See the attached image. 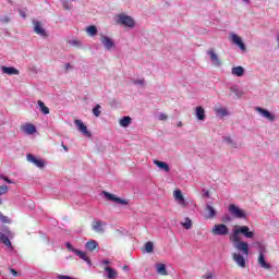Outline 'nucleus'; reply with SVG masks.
I'll list each match as a JSON object with an SVG mask.
<instances>
[{
	"label": "nucleus",
	"instance_id": "obj_47",
	"mask_svg": "<svg viewBox=\"0 0 279 279\" xmlns=\"http://www.w3.org/2000/svg\"><path fill=\"white\" fill-rule=\"evenodd\" d=\"M135 84H141V85H143V84H145V81H144V80L135 81Z\"/></svg>",
	"mask_w": 279,
	"mask_h": 279
},
{
	"label": "nucleus",
	"instance_id": "obj_33",
	"mask_svg": "<svg viewBox=\"0 0 279 279\" xmlns=\"http://www.w3.org/2000/svg\"><path fill=\"white\" fill-rule=\"evenodd\" d=\"M61 5H62L63 10H68V11L73 8V4H71V2H69V0H63L61 2Z\"/></svg>",
	"mask_w": 279,
	"mask_h": 279
},
{
	"label": "nucleus",
	"instance_id": "obj_17",
	"mask_svg": "<svg viewBox=\"0 0 279 279\" xmlns=\"http://www.w3.org/2000/svg\"><path fill=\"white\" fill-rule=\"evenodd\" d=\"M231 40L234 45H238V47H240V49L242 51H245V44H243V40L241 39V37H239L236 34H233L231 36Z\"/></svg>",
	"mask_w": 279,
	"mask_h": 279
},
{
	"label": "nucleus",
	"instance_id": "obj_32",
	"mask_svg": "<svg viewBox=\"0 0 279 279\" xmlns=\"http://www.w3.org/2000/svg\"><path fill=\"white\" fill-rule=\"evenodd\" d=\"M1 195H8V185H1L0 186V197ZM3 204V201L0 198V206Z\"/></svg>",
	"mask_w": 279,
	"mask_h": 279
},
{
	"label": "nucleus",
	"instance_id": "obj_42",
	"mask_svg": "<svg viewBox=\"0 0 279 279\" xmlns=\"http://www.w3.org/2000/svg\"><path fill=\"white\" fill-rule=\"evenodd\" d=\"M20 15L22 16V19H26L27 17V13L23 10H19Z\"/></svg>",
	"mask_w": 279,
	"mask_h": 279
},
{
	"label": "nucleus",
	"instance_id": "obj_25",
	"mask_svg": "<svg viewBox=\"0 0 279 279\" xmlns=\"http://www.w3.org/2000/svg\"><path fill=\"white\" fill-rule=\"evenodd\" d=\"M196 118L198 121H204V119H206V111L204 110V107H196Z\"/></svg>",
	"mask_w": 279,
	"mask_h": 279
},
{
	"label": "nucleus",
	"instance_id": "obj_5",
	"mask_svg": "<svg viewBox=\"0 0 279 279\" xmlns=\"http://www.w3.org/2000/svg\"><path fill=\"white\" fill-rule=\"evenodd\" d=\"M102 193L106 199H109V202H114L116 204H120L121 206H128V204H130L129 199L117 197L114 194H110V192H102Z\"/></svg>",
	"mask_w": 279,
	"mask_h": 279
},
{
	"label": "nucleus",
	"instance_id": "obj_12",
	"mask_svg": "<svg viewBox=\"0 0 279 279\" xmlns=\"http://www.w3.org/2000/svg\"><path fill=\"white\" fill-rule=\"evenodd\" d=\"M256 112H259V114H262V117H264L265 119H268V121H276V117L271 114V112H269V110L267 109L256 107Z\"/></svg>",
	"mask_w": 279,
	"mask_h": 279
},
{
	"label": "nucleus",
	"instance_id": "obj_22",
	"mask_svg": "<svg viewBox=\"0 0 279 279\" xmlns=\"http://www.w3.org/2000/svg\"><path fill=\"white\" fill-rule=\"evenodd\" d=\"M86 250H88L89 252H95L97 250V247H99V243H97V241L95 240H89L86 244H85Z\"/></svg>",
	"mask_w": 279,
	"mask_h": 279
},
{
	"label": "nucleus",
	"instance_id": "obj_34",
	"mask_svg": "<svg viewBox=\"0 0 279 279\" xmlns=\"http://www.w3.org/2000/svg\"><path fill=\"white\" fill-rule=\"evenodd\" d=\"M145 251L147 252V254H151V252H154V243L146 242L145 243Z\"/></svg>",
	"mask_w": 279,
	"mask_h": 279
},
{
	"label": "nucleus",
	"instance_id": "obj_27",
	"mask_svg": "<svg viewBox=\"0 0 279 279\" xmlns=\"http://www.w3.org/2000/svg\"><path fill=\"white\" fill-rule=\"evenodd\" d=\"M130 123H132V118H130L129 116L123 117L122 119H120L121 128H128V125H130Z\"/></svg>",
	"mask_w": 279,
	"mask_h": 279
},
{
	"label": "nucleus",
	"instance_id": "obj_56",
	"mask_svg": "<svg viewBox=\"0 0 279 279\" xmlns=\"http://www.w3.org/2000/svg\"><path fill=\"white\" fill-rule=\"evenodd\" d=\"M72 1H75V0H72Z\"/></svg>",
	"mask_w": 279,
	"mask_h": 279
},
{
	"label": "nucleus",
	"instance_id": "obj_53",
	"mask_svg": "<svg viewBox=\"0 0 279 279\" xmlns=\"http://www.w3.org/2000/svg\"><path fill=\"white\" fill-rule=\"evenodd\" d=\"M102 263H104V265H109L110 262L104 260Z\"/></svg>",
	"mask_w": 279,
	"mask_h": 279
},
{
	"label": "nucleus",
	"instance_id": "obj_8",
	"mask_svg": "<svg viewBox=\"0 0 279 279\" xmlns=\"http://www.w3.org/2000/svg\"><path fill=\"white\" fill-rule=\"evenodd\" d=\"M100 43L104 45L105 49H107L108 51H110V49L114 47V41L112 40V38L104 34H100Z\"/></svg>",
	"mask_w": 279,
	"mask_h": 279
},
{
	"label": "nucleus",
	"instance_id": "obj_11",
	"mask_svg": "<svg viewBox=\"0 0 279 279\" xmlns=\"http://www.w3.org/2000/svg\"><path fill=\"white\" fill-rule=\"evenodd\" d=\"M26 158H27L28 162H33V165L37 166L39 169H43V167H45V161H43V159L36 158L32 154H27Z\"/></svg>",
	"mask_w": 279,
	"mask_h": 279
},
{
	"label": "nucleus",
	"instance_id": "obj_26",
	"mask_svg": "<svg viewBox=\"0 0 279 279\" xmlns=\"http://www.w3.org/2000/svg\"><path fill=\"white\" fill-rule=\"evenodd\" d=\"M37 104H38L39 110L43 114H49V112H50L49 107H46L45 104L43 102V100H38Z\"/></svg>",
	"mask_w": 279,
	"mask_h": 279
},
{
	"label": "nucleus",
	"instance_id": "obj_54",
	"mask_svg": "<svg viewBox=\"0 0 279 279\" xmlns=\"http://www.w3.org/2000/svg\"><path fill=\"white\" fill-rule=\"evenodd\" d=\"M178 128H182V122H179V123H178Z\"/></svg>",
	"mask_w": 279,
	"mask_h": 279
},
{
	"label": "nucleus",
	"instance_id": "obj_41",
	"mask_svg": "<svg viewBox=\"0 0 279 279\" xmlns=\"http://www.w3.org/2000/svg\"><path fill=\"white\" fill-rule=\"evenodd\" d=\"M65 245H66V247H68V250H69L70 252L75 253V251L77 250V248L73 247V245H71L69 242H68Z\"/></svg>",
	"mask_w": 279,
	"mask_h": 279
},
{
	"label": "nucleus",
	"instance_id": "obj_4",
	"mask_svg": "<svg viewBox=\"0 0 279 279\" xmlns=\"http://www.w3.org/2000/svg\"><path fill=\"white\" fill-rule=\"evenodd\" d=\"M211 234L215 236H227V234H230V229L223 223L215 225L211 229Z\"/></svg>",
	"mask_w": 279,
	"mask_h": 279
},
{
	"label": "nucleus",
	"instance_id": "obj_24",
	"mask_svg": "<svg viewBox=\"0 0 279 279\" xmlns=\"http://www.w3.org/2000/svg\"><path fill=\"white\" fill-rule=\"evenodd\" d=\"M232 75H236V77H243L245 74V69L243 66H235L231 71Z\"/></svg>",
	"mask_w": 279,
	"mask_h": 279
},
{
	"label": "nucleus",
	"instance_id": "obj_43",
	"mask_svg": "<svg viewBox=\"0 0 279 279\" xmlns=\"http://www.w3.org/2000/svg\"><path fill=\"white\" fill-rule=\"evenodd\" d=\"M11 274L14 276V278L19 276V272L14 268H11Z\"/></svg>",
	"mask_w": 279,
	"mask_h": 279
},
{
	"label": "nucleus",
	"instance_id": "obj_46",
	"mask_svg": "<svg viewBox=\"0 0 279 279\" xmlns=\"http://www.w3.org/2000/svg\"><path fill=\"white\" fill-rule=\"evenodd\" d=\"M3 23H10V17H4L1 20Z\"/></svg>",
	"mask_w": 279,
	"mask_h": 279
},
{
	"label": "nucleus",
	"instance_id": "obj_51",
	"mask_svg": "<svg viewBox=\"0 0 279 279\" xmlns=\"http://www.w3.org/2000/svg\"><path fill=\"white\" fill-rule=\"evenodd\" d=\"M231 90L235 93V95H239V93H236V88H231Z\"/></svg>",
	"mask_w": 279,
	"mask_h": 279
},
{
	"label": "nucleus",
	"instance_id": "obj_30",
	"mask_svg": "<svg viewBox=\"0 0 279 279\" xmlns=\"http://www.w3.org/2000/svg\"><path fill=\"white\" fill-rule=\"evenodd\" d=\"M86 32L89 36H97V26L90 25L86 28Z\"/></svg>",
	"mask_w": 279,
	"mask_h": 279
},
{
	"label": "nucleus",
	"instance_id": "obj_16",
	"mask_svg": "<svg viewBox=\"0 0 279 279\" xmlns=\"http://www.w3.org/2000/svg\"><path fill=\"white\" fill-rule=\"evenodd\" d=\"M257 263H258L259 266H262L263 269H271V265H269L265 260V254L263 253V251L259 252Z\"/></svg>",
	"mask_w": 279,
	"mask_h": 279
},
{
	"label": "nucleus",
	"instance_id": "obj_21",
	"mask_svg": "<svg viewBox=\"0 0 279 279\" xmlns=\"http://www.w3.org/2000/svg\"><path fill=\"white\" fill-rule=\"evenodd\" d=\"M74 254H75L76 256H78V258H81L82 260H85V263L90 264V258L88 257V255L86 254V252L80 251V250L76 248V250L74 251Z\"/></svg>",
	"mask_w": 279,
	"mask_h": 279
},
{
	"label": "nucleus",
	"instance_id": "obj_40",
	"mask_svg": "<svg viewBox=\"0 0 279 279\" xmlns=\"http://www.w3.org/2000/svg\"><path fill=\"white\" fill-rule=\"evenodd\" d=\"M167 119H169V116H167V113L159 114V121H167Z\"/></svg>",
	"mask_w": 279,
	"mask_h": 279
},
{
	"label": "nucleus",
	"instance_id": "obj_55",
	"mask_svg": "<svg viewBox=\"0 0 279 279\" xmlns=\"http://www.w3.org/2000/svg\"><path fill=\"white\" fill-rule=\"evenodd\" d=\"M245 2L250 1V0H244Z\"/></svg>",
	"mask_w": 279,
	"mask_h": 279
},
{
	"label": "nucleus",
	"instance_id": "obj_9",
	"mask_svg": "<svg viewBox=\"0 0 279 279\" xmlns=\"http://www.w3.org/2000/svg\"><path fill=\"white\" fill-rule=\"evenodd\" d=\"M207 54L209 56V60L210 62H213V64H215V66H219L221 65V60H219V56H217V53L215 52V49H209L207 51Z\"/></svg>",
	"mask_w": 279,
	"mask_h": 279
},
{
	"label": "nucleus",
	"instance_id": "obj_3",
	"mask_svg": "<svg viewBox=\"0 0 279 279\" xmlns=\"http://www.w3.org/2000/svg\"><path fill=\"white\" fill-rule=\"evenodd\" d=\"M229 213L235 219H247V214H245V210L240 209V207L234 204L229 205Z\"/></svg>",
	"mask_w": 279,
	"mask_h": 279
},
{
	"label": "nucleus",
	"instance_id": "obj_18",
	"mask_svg": "<svg viewBox=\"0 0 279 279\" xmlns=\"http://www.w3.org/2000/svg\"><path fill=\"white\" fill-rule=\"evenodd\" d=\"M1 71L7 75H19L20 73L19 70H16V68H12V66H2Z\"/></svg>",
	"mask_w": 279,
	"mask_h": 279
},
{
	"label": "nucleus",
	"instance_id": "obj_1",
	"mask_svg": "<svg viewBox=\"0 0 279 279\" xmlns=\"http://www.w3.org/2000/svg\"><path fill=\"white\" fill-rule=\"evenodd\" d=\"M239 234H243L246 239H254V231H250L247 226H236L233 232L229 236V240L234 244L235 250L244 254V256H250V244L245 241H241Z\"/></svg>",
	"mask_w": 279,
	"mask_h": 279
},
{
	"label": "nucleus",
	"instance_id": "obj_7",
	"mask_svg": "<svg viewBox=\"0 0 279 279\" xmlns=\"http://www.w3.org/2000/svg\"><path fill=\"white\" fill-rule=\"evenodd\" d=\"M33 25L35 34L41 36L43 38H47V31L44 29L40 21H33Z\"/></svg>",
	"mask_w": 279,
	"mask_h": 279
},
{
	"label": "nucleus",
	"instance_id": "obj_44",
	"mask_svg": "<svg viewBox=\"0 0 279 279\" xmlns=\"http://www.w3.org/2000/svg\"><path fill=\"white\" fill-rule=\"evenodd\" d=\"M206 279H213V272H208L206 276H205Z\"/></svg>",
	"mask_w": 279,
	"mask_h": 279
},
{
	"label": "nucleus",
	"instance_id": "obj_36",
	"mask_svg": "<svg viewBox=\"0 0 279 279\" xmlns=\"http://www.w3.org/2000/svg\"><path fill=\"white\" fill-rule=\"evenodd\" d=\"M216 114H220V117H227L228 110L223 109V108H218V109H216Z\"/></svg>",
	"mask_w": 279,
	"mask_h": 279
},
{
	"label": "nucleus",
	"instance_id": "obj_48",
	"mask_svg": "<svg viewBox=\"0 0 279 279\" xmlns=\"http://www.w3.org/2000/svg\"><path fill=\"white\" fill-rule=\"evenodd\" d=\"M226 141H227V143H230V145H233L232 138L227 137Z\"/></svg>",
	"mask_w": 279,
	"mask_h": 279
},
{
	"label": "nucleus",
	"instance_id": "obj_35",
	"mask_svg": "<svg viewBox=\"0 0 279 279\" xmlns=\"http://www.w3.org/2000/svg\"><path fill=\"white\" fill-rule=\"evenodd\" d=\"M193 226V222L191 221L190 218H185V222H183V228H185V230H191Z\"/></svg>",
	"mask_w": 279,
	"mask_h": 279
},
{
	"label": "nucleus",
	"instance_id": "obj_20",
	"mask_svg": "<svg viewBox=\"0 0 279 279\" xmlns=\"http://www.w3.org/2000/svg\"><path fill=\"white\" fill-rule=\"evenodd\" d=\"M207 215L205 216V219H215L217 211L214 209L213 206L207 205L205 208Z\"/></svg>",
	"mask_w": 279,
	"mask_h": 279
},
{
	"label": "nucleus",
	"instance_id": "obj_38",
	"mask_svg": "<svg viewBox=\"0 0 279 279\" xmlns=\"http://www.w3.org/2000/svg\"><path fill=\"white\" fill-rule=\"evenodd\" d=\"M230 221H232V217L228 216V215H225L222 217V222L223 223H230Z\"/></svg>",
	"mask_w": 279,
	"mask_h": 279
},
{
	"label": "nucleus",
	"instance_id": "obj_39",
	"mask_svg": "<svg viewBox=\"0 0 279 279\" xmlns=\"http://www.w3.org/2000/svg\"><path fill=\"white\" fill-rule=\"evenodd\" d=\"M0 180H3V181L7 182L8 184H12V180H10V178H8V177H5V175H3V174L0 175Z\"/></svg>",
	"mask_w": 279,
	"mask_h": 279
},
{
	"label": "nucleus",
	"instance_id": "obj_37",
	"mask_svg": "<svg viewBox=\"0 0 279 279\" xmlns=\"http://www.w3.org/2000/svg\"><path fill=\"white\" fill-rule=\"evenodd\" d=\"M0 220L2 221V223H10V218H8L7 216H3V214L0 213Z\"/></svg>",
	"mask_w": 279,
	"mask_h": 279
},
{
	"label": "nucleus",
	"instance_id": "obj_49",
	"mask_svg": "<svg viewBox=\"0 0 279 279\" xmlns=\"http://www.w3.org/2000/svg\"><path fill=\"white\" fill-rule=\"evenodd\" d=\"M71 69V63H65V71H69Z\"/></svg>",
	"mask_w": 279,
	"mask_h": 279
},
{
	"label": "nucleus",
	"instance_id": "obj_2",
	"mask_svg": "<svg viewBox=\"0 0 279 279\" xmlns=\"http://www.w3.org/2000/svg\"><path fill=\"white\" fill-rule=\"evenodd\" d=\"M116 22L118 25H123L124 27H130L131 29H134L136 25L134 17L126 15L125 13L118 14Z\"/></svg>",
	"mask_w": 279,
	"mask_h": 279
},
{
	"label": "nucleus",
	"instance_id": "obj_23",
	"mask_svg": "<svg viewBox=\"0 0 279 279\" xmlns=\"http://www.w3.org/2000/svg\"><path fill=\"white\" fill-rule=\"evenodd\" d=\"M156 269H157V274H159V276H168L169 275L167 272V265H165V264H156Z\"/></svg>",
	"mask_w": 279,
	"mask_h": 279
},
{
	"label": "nucleus",
	"instance_id": "obj_28",
	"mask_svg": "<svg viewBox=\"0 0 279 279\" xmlns=\"http://www.w3.org/2000/svg\"><path fill=\"white\" fill-rule=\"evenodd\" d=\"M174 198L178 199L179 204H184V195H182V191L177 190L173 193Z\"/></svg>",
	"mask_w": 279,
	"mask_h": 279
},
{
	"label": "nucleus",
	"instance_id": "obj_50",
	"mask_svg": "<svg viewBox=\"0 0 279 279\" xmlns=\"http://www.w3.org/2000/svg\"><path fill=\"white\" fill-rule=\"evenodd\" d=\"M64 151H69V147H66L65 145H62Z\"/></svg>",
	"mask_w": 279,
	"mask_h": 279
},
{
	"label": "nucleus",
	"instance_id": "obj_6",
	"mask_svg": "<svg viewBox=\"0 0 279 279\" xmlns=\"http://www.w3.org/2000/svg\"><path fill=\"white\" fill-rule=\"evenodd\" d=\"M3 232L4 233L0 232V243H3V245L12 250V242L10 241V238H8L12 236V231H10V229H4Z\"/></svg>",
	"mask_w": 279,
	"mask_h": 279
},
{
	"label": "nucleus",
	"instance_id": "obj_29",
	"mask_svg": "<svg viewBox=\"0 0 279 279\" xmlns=\"http://www.w3.org/2000/svg\"><path fill=\"white\" fill-rule=\"evenodd\" d=\"M105 271L108 272V279H116L117 278V270H113L111 267H106Z\"/></svg>",
	"mask_w": 279,
	"mask_h": 279
},
{
	"label": "nucleus",
	"instance_id": "obj_13",
	"mask_svg": "<svg viewBox=\"0 0 279 279\" xmlns=\"http://www.w3.org/2000/svg\"><path fill=\"white\" fill-rule=\"evenodd\" d=\"M232 258L239 267H242V269H244V267H245V257H243V255H241L240 253H233Z\"/></svg>",
	"mask_w": 279,
	"mask_h": 279
},
{
	"label": "nucleus",
	"instance_id": "obj_52",
	"mask_svg": "<svg viewBox=\"0 0 279 279\" xmlns=\"http://www.w3.org/2000/svg\"><path fill=\"white\" fill-rule=\"evenodd\" d=\"M206 197H210V192L205 193Z\"/></svg>",
	"mask_w": 279,
	"mask_h": 279
},
{
	"label": "nucleus",
	"instance_id": "obj_14",
	"mask_svg": "<svg viewBox=\"0 0 279 279\" xmlns=\"http://www.w3.org/2000/svg\"><path fill=\"white\" fill-rule=\"evenodd\" d=\"M21 131L28 135L36 134V126L32 123H26L21 126Z\"/></svg>",
	"mask_w": 279,
	"mask_h": 279
},
{
	"label": "nucleus",
	"instance_id": "obj_31",
	"mask_svg": "<svg viewBox=\"0 0 279 279\" xmlns=\"http://www.w3.org/2000/svg\"><path fill=\"white\" fill-rule=\"evenodd\" d=\"M93 114H94V117H100L101 116V105H96L93 108Z\"/></svg>",
	"mask_w": 279,
	"mask_h": 279
},
{
	"label": "nucleus",
	"instance_id": "obj_45",
	"mask_svg": "<svg viewBox=\"0 0 279 279\" xmlns=\"http://www.w3.org/2000/svg\"><path fill=\"white\" fill-rule=\"evenodd\" d=\"M59 278H60V279H73V278H71V277H69V276H64V275L59 276Z\"/></svg>",
	"mask_w": 279,
	"mask_h": 279
},
{
	"label": "nucleus",
	"instance_id": "obj_10",
	"mask_svg": "<svg viewBox=\"0 0 279 279\" xmlns=\"http://www.w3.org/2000/svg\"><path fill=\"white\" fill-rule=\"evenodd\" d=\"M75 125L77 126L78 132H82L85 136H90V132H88V126L84 124L82 120H75Z\"/></svg>",
	"mask_w": 279,
	"mask_h": 279
},
{
	"label": "nucleus",
	"instance_id": "obj_19",
	"mask_svg": "<svg viewBox=\"0 0 279 279\" xmlns=\"http://www.w3.org/2000/svg\"><path fill=\"white\" fill-rule=\"evenodd\" d=\"M154 165H156L162 171H166V173H169V171H171V168H169V163L165 161L154 160Z\"/></svg>",
	"mask_w": 279,
	"mask_h": 279
},
{
	"label": "nucleus",
	"instance_id": "obj_15",
	"mask_svg": "<svg viewBox=\"0 0 279 279\" xmlns=\"http://www.w3.org/2000/svg\"><path fill=\"white\" fill-rule=\"evenodd\" d=\"M104 226H106V222L101 220H96L93 222L92 228L94 232H98V234L104 233Z\"/></svg>",
	"mask_w": 279,
	"mask_h": 279
}]
</instances>
